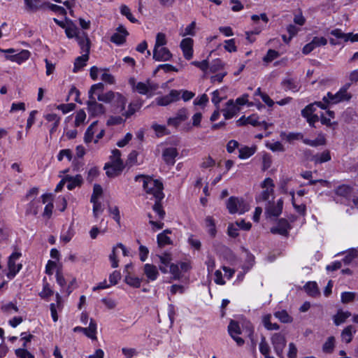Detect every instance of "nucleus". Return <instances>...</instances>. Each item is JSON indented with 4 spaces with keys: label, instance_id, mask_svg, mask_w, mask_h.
I'll return each instance as SVG.
<instances>
[{
    "label": "nucleus",
    "instance_id": "obj_1",
    "mask_svg": "<svg viewBox=\"0 0 358 358\" xmlns=\"http://www.w3.org/2000/svg\"><path fill=\"white\" fill-rule=\"evenodd\" d=\"M137 180L142 181L143 189L150 199L155 198L157 201H161L164 198L163 185L161 181L145 176L137 178Z\"/></svg>",
    "mask_w": 358,
    "mask_h": 358
},
{
    "label": "nucleus",
    "instance_id": "obj_2",
    "mask_svg": "<svg viewBox=\"0 0 358 358\" xmlns=\"http://www.w3.org/2000/svg\"><path fill=\"white\" fill-rule=\"evenodd\" d=\"M350 83H346L336 94L328 92L322 99L326 109L331 105H334L343 101H348L352 98V94L348 92Z\"/></svg>",
    "mask_w": 358,
    "mask_h": 358
},
{
    "label": "nucleus",
    "instance_id": "obj_3",
    "mask_svg": "<svg viewBox=\"0 0 358 358\" xmlns=\"http://www.w3.org/2000/svg\"><path fill=\"white\" fill-rule=\"evenodd\" d=\"M103 85L101 83H99L93 85L89 90V101L87 102L88 112L92 116H98L104 113V108L102 104L99 103L96 101V97L94 94L96 91L103 92Z\"/></svg>",
    "mask_w": 358,
    "mask_h": 358
},
{
    "label": "nucleus",
    "instance_id": "obj_4",
    "mask_svg": "<svg viewBox=\"0 0 358 358\" xmlns=\"http://www.w3.org/2000/svg\"><path fill=\"white\" fill-rule=\"evenodd\" d=\"M121 152L117 149L112 150L110 161L104 166V169L108 177L118 176L124 169V164L121 159Z\"/></svg>",
    "mask_w": 358,
    "mask_h": 358
},
{
    "label": "nucleus",
    "instance_id": "obj_5",
    "mask_svg": "<svg viewBox=\"0 0 358 358\" xmlns=\"http://www.w3.org/2000/svg\"><path fill=\"white\" fill-rule=\"evenodd\" d=\"M105 129L98 121L93 122L87 129L84 135V141L85 143L94 142L97 143L103 137Z\"/></svg>",
    "mask_w": 358,
    "mask_h": 358
},
{
    "label": "nucleus",
    "instance_id": "obj_6",
    "mask_svg": "<svg viewBox=\"0 0 358 358\" xmlns=\"http://www.w3.org/2000/svg\"><path fill=\"white\" fill-rule=\"evenodd\" d=\"M227 208L230 214L240 215L248 212L250 208V203L242 198L231 196L226 203Z\"/></svg>",
    "mask_w": 358,
    "mask_h": 358
},
{
    "label": "nucleus",
    "instance_id": "obj_7",
    "mask_svg": "<svg viewBox=\"0 0 358 358\" xmlns=\"http://www.w3.org/2000/svg\"><path fill=\"white\" fill-rule=\"evenodd\" d=\"M129 83L133 89L141 94L152 96L159 86L155 82L150 80H146L144 82L136 83L134 78L129 80Z\"/></svg>",
    "mask_w": 358,
    "mask_h": 358
},
{
    "label": "nucleus",
    "instance_id": "obj_8",
    "mask_svg": "<svg viewBox=\"0 0 358 358\" xmlns=\"http://www.w3.org/2000/svg\"><path fill=\"white\" fill-rule=\"evenodd\" d=\"M351 192L349 186L343 185L336 189V194L341 197V203L350 206L352 208L358 209V198L351 196Z\"/></svg>",
    "mask_w": 358,
    "mask_h": 358
},
{
    "label": "nucleus",
    "instance_id": "obj_9",
    "mask_svg": "<svg viewBox=\"0 0 358 358\" xmlns=\"http://www.w3.org/2000/svg\"><path fill=\"white\" fill-rule=\"evenodd\" d=\"M251 19L255 23H257V25L252 29V30L246 31L245 35L246 39L250 43H252L255 39L252 38V36L259 34L268 22V19L265 13H262L260 15H252Z\"/></svg>",
    "mask_w": 358,
    "mask_h": 358
},
{
    "label": "nucleus",
    "instance_id": "obj_10",
    "mask_svg": "<svg viewBox=\"0 0 358 358\" xmlns=\"http://www.w3.org/2000/svg\"><path fill=\"white\" fill-rule=\"evenodd\" d=\"M2 52L6 54L5 58L13 62L21 64L25 62L30 57L31 53L27 50H22L19 52L13 48H8L1 50Z\"/></svg>",
    "mask_w": 358,
    "mask_h": 358
},
{
    "label": "nucleus",
    "instance_id": "obj_11",
    "mask_svg": "<svg viewBox=\"0 0 358 358\" xmlns=\"http://www.w3.org/2000/svg\"><path fill=\"white\" fill-rule=\"evenodd\" d=\"M64 30L66 36L69 38H76L80 46L83 41L84 44L85 42L87 44L90 43L87 34L84 31H80L71 21L68 22Z\"/></svg>",
    "mask_w": 358,
    "mask_h": 358
},
{
    "label": "nucleus",
    "instance_id": "obj_12",
    "mask_svg": "<svg viewBox=\"0 0 358 358\" xmlns=\"http://www.w3.org/2000/svg\"><path fill=\"white\" fill-rule=\"evenodd\" d=\"M316 106L322 109H326V106L322 101H316L308 105L301 111L302 116L306 119L310 126H313L314 124L319 120V117L314 114Z\"/></svg>",
    "mask_w": 358,
    "mask_h": 358
},
{
    "label": "nucleus",
    "instance_id": "obj_13",
    "mask_svg": "<svg viewBox=\"0 0 358 358\" xmlns=\"http://www.w3.org/2000/svg\"><path fill=\"white\" fill-rule=\"evenodd\" d=\"M152 208L156 215L158 217L159 220H153L152 216L150 215L149 223L152 225V228L154 231L159 230L164 227V223L162 222V220L164 217L165 212L162 208L160 201L156 200Z\"/></svg>",
    "mask_w": 358,
    "mask_h": 358
},
{
    "label": "nucleus",
    "instance_id": "obj_14",
    "mask_svg": "<svg viewBox=\"0 0 358 358\" xmlns=\"http://www.w3.org/2000/svg\"><path fill=\"white\" fill-rule=\"evenodd\" d=\"M20 257L21 253L17 252H13L9 257L8 262V271L6 273V276L9 279H13L22 268V265L17 263Z\"/></svg>",
    "mask_w": 358,
    "mask_h": 358
},
{
    "label": "nucleus",
    "instance_id": "obj_15",
    "mask_svg": "<svg viewBox=\"0 0 358 358\" xmlns=\"http://www.w3.org/2000/svg\"><path fill=\"white\" fill-rule=\"evenodd\" d=\"M80 49L83 52V55L78 57L74 62V66L73 71L74 73H77L81 69H83L85 66H86V63L89 59V52H90V43L87 44L86 42L85 44L84 42H81Z\"/></svg>",
    "mask_w": 358,
    "mask_h": 358
},
{
    "label": "nucleus",
    "instance_id": "obj_16",
    "mask_svg": "<svg viewBox=\"0 0 358 358\" xmlns=\"http://www.w3.org/2000/svg\"><path fill=\"white\" fill-rule=\"evenodd\" d=\"M271 340L277 356L282 358L287 343L285 335L281 333H275L272 335Z\"/></svg>",
    "mask_w": 358,
    "mask_h": 358
},
{
    "label": "nucleus",
    "instance_id": "obj_17",
    "mask_svg": "<svg viewBox=\"0 0 358 358\" xmlns=\"http://www.w3.org/2000/svg\"><path fill=\"white\" fill-rule=\"evenodd\" d=\"M180 99V92L176 90H172L169 94L156 98L155 101L157 105L166 106L171 103L176 102Z\"/></svg>",
    "mask_w": 358,
    "mask_h": 358
},
{
    "label": "nucleus",
    "instance_id": "obj_18",
    "mask_svg": "<svg viewBox=\"0 0 358 358\" xmlns=\"http://www.w3.org/2000/svg\"><path fill=\"white\" fill-rule=\"evenodd\" d=\"M189 116L187 109L182 108L179 109L174 117H169L167 120V124L174 127H178L182 122H185Z\"/></svg>",
    "mask_w": 358,
    "mask_h": 358
},
{
    "label": "nucleus",
    "instance_id": "obj_19",
    "mask_svg": "<svg viewBox=\"0 0 358 358\" xmlns=\"http://www.w3.org/2000/svg\"><path fill=\"white\" fill-rule=\"evenodd\" d=\"M173 55L166 47L153 48L152 57L157 62H167L171 59Z\"/></svg>",
    "mask_w": 358,
    "mask_h": 358
},
{
    "label": "nucleus",
    "instance_id": "obj_20",
    "mask_svg": "<svg viewBox=\"0 0 358 358\" xmlns=\"http://www.w3.org/2000/svg\"><path fill=\"white\" fill-rule=\"evenodd\" d=\"M228 331L238 345L244 344V340L238 336L241 334V327L237 322L231 320L228 326Z\"/></svg>",
    "mask_w": 358,
    "mask_h": 358
},
{
    "label": "nucleus",
    "instance_id": "obj_21",
    "mask_svg": "<svg viewBox=\"0 0 358 358\" xmlns=\"http://www.w3.org/2000/svg\"><path fill=\"white\" fill-rule=\"evenodd\" d=\"M193 44L194 41L191 38H185L180 42V47L182 51L183 57L187 60H190L193 57Z\"/></svg>",
    "mask_w": 358,
    "mask_h": 358
},
{
    "label": "nucleus",
    "instance_id": "obj_22",
    "mask_svg": "<svg viewBox=\"0 0 358 358\" xmlns=\"http://www.w3.org/2000/svg\"><path fill=\"white\" fill-rule=\"evenodd\" d=\"M128 34L129 33L126 28L123 25H120L116 29L115 32L112 35L110 41L116 45H122L125 42L126 37Z\"/></svg>",
    "mask_w": 358,
    "mask_h": 358
},
{
    "label": "nucleus",
    "instance_id": "obj_23",
    "mask_svg": "<svg viewBox=\"0 0 358 358\" xmlns=\"http://www.w3.org/2000/svg\"><path fill=\"white\" fill-rule=\"evenodd\" d=\"M273 182L270 178H266L262 183V187L264 189L259 196V199L266 201L269 199L273 192Z\"/></svg>",
    "mask_w": 358,
    "mask_h": 358
},
{
    "label": "nucleus",
    "instance_id": "obj_24",
    "mask_svg": "<svg viewBox=\"0 0 358 358\" xmlns=\"http://www.w3.org/2000/svg\"><path fill=\"white\" fill-rule=\"evenodd\" d=\"M240 110L239 107L233 100H229L225 107L222 109V113L226 120H229L235 116Z\"/></svg>",
    "mask_w": 358,
    "mask_h": 358
},
{
    "label": "nucleus",
    "instance_id": "obj_25",
    "mask_svg": "<svg viewBox=\"0 0 358 358\" xmlns=\"http://www.w3.org/2000/svg\"><path fill=\"white\" fill-rule=\"evenodd\" d=\"M331 34L345 42L350 41L353 43L358 41V34H345L339 29L332 30Z\"/></svg>",
    "mask_w": 358,
    "mask_h": 358
},
{
    "label": "nucleus",
    "instance_id": "obj_26",
    "mask_svg": "<svg viewBox=\"0 0 358 358\" xmlns=\"http://www.w3.org/2000/svg\"><path fill=\"white\" fill-rule=\"evenodd\" d=\"M157 257L159 259V269L163 273H169L168 268H170V264H172V256L170 253L164 252L162 255H158Z\"/></svg>",
    "mask_w": 358,
    "mask_h": 358
},
{
    "label": "nucleus",
    "instance_id": "obj_27",
    "mask_svg": "<svg viewBox=\"0 0 358 358\" xmlns=\"http://www.w3.org/2000/svg\"><path fill=\"white\" fill-rule=\"evenodd\" d=\"M282 200L278 199L276 203H269L266 208V213L268 217H278L282 213Z\"/></svg>",
    "mask_w": 358,
    "mask_h": 358
},
{
    "label": "nucleus",
    "instance_id": "obj_28",
    "mask_svg": "<svg viewBox=\"0 0 358 358\" xmlns=\"http://www.w3.org/2000/svg\"><path fill=\"white\" fill-rule=\"evenodd\" d=\"M119 249L122 250L124 256L127 255L128 252L125 247L122 243H118L115 246H114L113 248L112 252L109 256V259L110 261L111 266L113 268H117L118 266V260L117 259V256L118 254Z\"/></svg>",
    "mask_w": 358,
    "mask_h": 358
},
{
    "label": "nucleus",
    "instance_id": "obj_29",
    "mask_svg": "<svg viewBox=\"0 0 358 358\" xmlns=\"http://www.w3.org/2000/svg\"><path fill=\"white\" fill-rule=\"evenodd\" d=\"M143 272L148 279V281H155L159 275L157 266L151 264H145L144 265Z\"/></svg>",
    "mask_w": 358,
    "mask_h": 358
},
{
    "label": "nucleus",
    "instance_id": "obj_30",
    "mask_svg": "<svg viewBox=\"0 0 358 358\" xmlns=\"http://www.w3.org/2000/svg\"><path fill=\"white\" fill-rule=\"evenodd\" d=\"M25 10L29 13H34L43 8L46 3L41 0H24Z\"/></svg>",
    "mask_w": 358,
    "mask_h": 358
},
{
    "label": "nucleus",
    "instance_id": "obj_31",
    "mask_svg": "<svg viewBox=\"0 0 358 358\" xmlns=\"http://www.w3.org/2000/svg\"><path fill=\"white\" fill-rule=\"evenodd\" d=\"M177 155L178 152L175 148H166L162 154L164 160L169 164H173L175 163V158Z\"/></svg>",
    "mask_w": 358,
    "mask_h": 358
},
{
    "label": "nucleus",
    "instance_id": "obj_32",
    "mask_svg": "<svg viewBox=\"0 0 358 358\" xmlns=\"http://www.w3.org/2000/svg\"><path fill=\"white\" fill-rule=\"evenodd\" d=\"M289 223L286 220H280L275 227L271 229L273 234H278L280 235H286L289 229Z\"/></svg>",
    "mask_w": 358,
    "mask_h": 358
},
{
    "label": "nucleus",
    "instance_id": "obj_33",
    "mask_svg": "<svg viewBox=\"0 0 358 358\" xmlns=\"http://www.w3.org/2000/svg\"><path fill=\"white\" fill-rule=\"evenodd\" d=\"M65 178L66 187L69 190H72L76 187L80 186L83 182V178L80 175H76V176H66Z\"/></svg>",
    "mask_w": 358,
    "mask_h": 358
},
{
    "label": "nucleus",
    "instance_id": "obj_34",
    "mask_svg": "<svg viewBox=\"0 0 358 358\" xmlns=\"http://www.w3.org/2000/svg\"><path fill=\"white\" fill-rule=\"evenodd\" d=\"M120 97L119 93L108 92L106 93H102V92L96 91V93L94 94V96L97 98V99L100 101H103L105 103H109L113 101L114 96Z\"/></svg>",
    "mask_w": 358,
    "mask_h": 358
},
{
    "label": "nucleus",
    "instance_id": "obj_35",
    "mask_svg": "<svg viewBox=\"0 0 358 358\" xmlns=\"http://www.w3.org/2000/svg\"><path fill=\"white\" fill-rule=\"evenodd\" d=\"M43 203L50 201L45 207L43 216L50 217L52 213L53 204L52 203V195L50 194H44L41 196Z\"/></svg>",
    "mask_w": 358,
    "mask_h": 358
},
{
    "label": "nucleus",
    "instance_id": "obj_36",
    "mask_svg": "<svg viewBox=\"0 0 358 358\" xmlns=\"http://www.w3.org/2000/svg\"><path fill=\"white\" fill-rule=\"evenodd\" d=\"M355 333L356 329L353 326H348L343 330L341 333L342 341L346 343H349L352 341L353 336Z\"/></svg>",
    "mask_w": 358,
    "mask_h": 358
},
{
    "label": "nucleus",
    "instance_id": "obj_37",
    "mask_svg": "<svg viewBox=\"0 0 358 358\" xmlns=\"http://www.w3.org/2000/svg\"><path fill=\"white\" fill-rule=\"evenodd\" d=\"M204 226L210 236L214 237L216 235L215 222L212 216H207L205 218Z\"/></svg>",
    "mask_w": 358,
    "mask_h": 358
},
{
    "label": "nucleus",
    "instance_id": "obj_38",
    "mask_svg": "<svg viewBox=\"0 0 358 358\" xmlns=\"http://www.w3.org/2000/svg\"><path fill=\"white\" fill-rule=\"evenodd\" d=\"M238 157L241 159H246L253 155L256 152V147L243 146L239 148Z\"/></svg>",
    "mask_w": 358,
    "mask_h": 358
},
{
    "label": "nucleus",
    "instance_id": "obj_39",
    "mask_svg": "<svg viewBox=\"0 0 358 358\" xmlns=\"http://www.w3.org/2000/svg\"><path fill=\"white\" fill-rule=\"evenodd\" d=\"M170 233V230L166 229L157 235V243L159 247H164L171 243V238L168 236V234Z\"/></svg>",
    "mask_w": 358,
    "mask_h": 358
},
{
    "label": "nucleus",
    "instance_id": "obj_40",
    "mask_svg": "<svg viewBox=\"0 0 358 358\" xmlns=\"http://www.w3.org/2000/svg\"><path fill=\"white\" fill-rule=\"evenodd\" d=\"M282 85L286 90H290L292 92H297L299 90V83L296 79L287 78L283 80Z\"/></svg>",
    "mask_w": 358,
    "mask_h": 358
},
{
    "label": "nucleus",
    "instance_id": "obj_41",
    "mask_svg": "<svg viewBox=\"0 0 358 358\" xmlns=\"http://www.w3.org/2000/svg\"><path fill=\"white\" fill-rule=\"evenodd\" d=\"M56 298H57V304L51 303L50 305L51 316H52V318L54 322H57L58 320V315H57V309H59V310L62 309L61 297L59 294H57Z\"/></svg>",
    "mask_w": 358,
    "mask_h": 358
},
{
    "label": "nucleus",
    "instance_id": "obj_42",
    "mask_svg": "<svg viewBox=\"0 0 358 358\" xmlns=\"http://www.w3.org/2000/svg\"><path fill=\"white\" fill-rule=\"evenodd\" d=\"M96 323L93 319H90V324L88 327L85 328V334L88 338H91L92 340H94L96 338Z\"/></svg>",
    "mask_w": 358,
    "mask_h": 358
},
{
    "label": "nucleus",
    "instance_id": "obj_43",
    "mask_svg": "<svg viewBox=\"0 0 358 358\" xmlns=\"http://www.w3.org/2000/svg\"><path fill=\"white\" fill-rule=\"evenodd\" d=\"M120 12L122 15L127 17L131 23H137L138 20L133 15L131 9L125 4H122L120 6Z\"/></svg>",
    "mask_w": 358,
    "mask_h": 358
},
{
    "label": "nucleus",
    "instance_id": "obj_44",
    "mask_svg": "<svg viewBox=\"0 0 358 358\" xmlns=\"http://www.w3.org/2000/svg\"><path fill=\"white\" fill-rule=\"evenodd\" d=\"M119 96H120V97H117L116 96H115L114 99H113V101H112V103L114 104L115 106H116L117 110L119 113H122L125 109L127 99L124 96H122L120 93H119Z\"/></svg>",
    "mask_w": 358,
    "mask_h": 358
},
{
    "label": "nucleus",
    "instance_id": "obj_45",
    "mask_svg": "<svg viewBox=\"0 0 358 358\" xmlns=\"http://www.w3.org/2000/svg\"><path fill=\"white\" fill-rule=\"evenodd\" d=\"M304 289L310 296L315 297L320 294L319 289L315 282H307L304 286Z\"/></svg>",
    "mask_w": 358,
    "mask_h": 358
},
{
    "label": "nucleus",
    "instance_id": "obj_46",
    "mask_svg": "<svg viewBox=\"0 0 358 358\" xmlns=\"http://www.w3.org/2000/svg\"><path fill=\"white\" fill-rule=\"evenodd\" d=\"M303 141L306 145L315 147V146L324 145L326 140H325L324 136L322 134H320L317 136V137L314 140L305 138L303 140Z\"/></svg>",
    "mask_w": 358,
    "mask_h": 358
},
{
    "label": "nucleus",
    "instance_id": "obj_47",
    "mask_svg": "<svg viewBox=\"0 0 358 358\" xmlns=\"http://www.w3.org/2000/svg\"><path fill=\"white\" fill-rule=\"evenodd\" d=\"M350 316L351 313L348 311L338 310L337 314L334 317V324L338 326L343 323Z\"/></svg>",
    "mask_w": 358,
    "mask_h": 358
},
{
    "label": "nucleus",
    "instance_id": "obj_48",
    "mask_svg": "<svg viewBox=\"0 0 358 358\" xmlns=\"http://www.w3.org/2000/svg\"><path fill=\"white\" fill-rule=\"evenodd\" d=\"M124 281L129 286L138 288L141 287L142 278L128 274L125 276Z\"/></svg>",
    "mask_w": 358,
    "mask_h": 358
},
{
    "label": "nucleus",
    "instance_id": "obj_49",
    "mask_svg": "<svg viewBox=\"0 0 358 358\" xmlns=\"http://www.w3.org/2000/svg\"><path fill=\"white\" fill-rule=\"evenodd\" d=\"M224 63L222 60L217 59L212 62L211 64L209 66V70L213 73L225 71L224 69Z\"/></svg>",
    "mask_w": 358,
    "mask_h": 358
},
{
    "label": "nucleus",
    "instance_id": "obj_50",
    "mask_svg": "<svg viewBox=\"0 0 358 358\" xmlns=\"http://www.w3.org/2000/svg\"><path fill=\"white\" fill-rule=\"evenodd\" d=\"M151 128L154 130L157 137H162L169 134V131L165 125L153 123Z\"/></svg>",
    "mask_w": 358,
    "mask_h": 358
},
{
    "label": "nucleus",
    "instance_id": "obj_51",
    "mask_svg": "<svg viewBox=\"0 0 358 358\" xmlns=\"http://www.w3.org/2000/svg\"><path fill=\"white\" fill-rule=\"evenodd\" d=\"M271 314H266L263 316L262 322H263L264 327L268 330L279 329V328H280L279 325L276 323H271Z\"/></svg>",
    "mask_w": 358,
    "mask_h": 358
},
{
    "label": "nucleus",
    "instance_id": "obj_52",
    "mask_svg": "<svg viewBox=\"0 0 358 358\" xmlns=\"http://www.w3.org/2000/svg\"><path fill=\"white\" fill-rule=\"evenodd\" d=\"M15 354L17 358H34V355L27 350L25 343H22V348L16 349Z\"/></svg>",
    "mask_w": 358,
    "mask_h": 358
},
{
    "label": "nucleus",
    "instance_id": "obj_53",
    "mask_svg": "<svg viewBox=\"0 0 358 358\" xmlns=\"http://www.w3.org/2000/svg\"><path fill=\"white\" fill-rule=\"evenodd\" d=\"M167 42L168 41L166 34L162 32H159L156 35L154 48L165 47V45L167 44Z\"/></svg>",
    "mask_w": 358,
    "mask_h": 358
},
{
    "label": "nucleus",
    "instance_id": "obj_54",
    "mask_svg": "<svg viewBox=\"0 0 358 358\" xmlns=\"http://www.w3.org/2000/svg\"><path fill=\"white\" fill-rule=\"evenodd\" d=\"M275 317L278 318L281 322L289 323L292 322V317L287 313L286 310L277 311L274 314Z\"/></svg>",
    "mask_w": 358,
    "mask_h": 358
},
{
    "label": "nucleus",
    "instance_id": "obj_55",
    "mask_svg": "<svg viewBox=\"0 0 358 358\" xmlns=\"http://www.w3.org/2000/svg\"><path fill=\"white\" fill-rule=\"evenodd\" d=\"M266 147L273 152H283L284 146L280 141H267Z\"/></svg>",
    "mask_w": 358,
    "mask_h": 358
},
{
    "label": "nucleus",
    "instance_id": "obj_56",
    "mask_svg": "<svg viewBox=\"0 0 358 358\" xmlns=\"http://www.w3.org/2000/svg\"><path fill=\"white\" fill-rule=\"evenodd\" d=\"M1 310L3 313L8 315L17 313L19 310L17 305L13 302H8L7 303L3 304L1 306Z\"/></svg>",
    "mask_w": 358,
    "mask_h": 358
},
{
    "label": "nucleus",
    "instance_id": "obj_57",
    "mask_svg": "<svg viewBox=\"0 0 358 358\" xmlns=\"http://www.w3.org/2000/svg\"><path fill=\"white\" fill-rule=\"evenodd\" d=\"M86 113L83 110L80 109L77 111L75 117V127H78L83 125L86 120Z\"/></svg>",
    "mask_w": 358,
    "mask_h": 358
},
{
    "label": "nucleus",
    "instance_id": "obj_58",
    "mask_svg": "<svg viewBox=\"0 0 358 358\" xmlns=\"http://www.w3.org/2000/svg\"><path fill=\"white\" fill-rule=\"evenodd\" d=\"M248 124H251L252 126H259L263 125L264 128H268V124L265 122H260L259 118L257 115H252L247 117Z\"/></svg>",
    "mask_w": 358,
    "mask_h": 358
},
{
    "label": "nucleus",
    "instance_id": "obj_59",
    "mask_svg": "<svg viewBox=\"0 0 358 358\" xmlns=\"http://www.w3.org/2000/svg\"><path fill=\"white\" fill-rule=\"evenodd\" d=\"M169 272L172 275L174 280H179L181 278V271L178 264H171Z\"/></svg>",
    "mask_w": 358,
    "mask_h": 358
},
{
    "label": "nucleus",
    "instance_id": "obj_60",
    "mask_svg": "<svg viewBox=\"0 0 358 358\" xmlns=\"http://www.w3.org/2000/svg\"><path fill=\"white\" fill-rule=\"evenodd\" d=\"M100 79L107 84H113L115 83V78L112 74H110L108 70L103 69Z\"/></svg>",
    "mask_w": 358,
    "mask_h": 358
},
{
    "label": "nucleus",
    "instance_id": "obj_61",
    "mask_svg": "<svg viewBox=\"0 0 358 358\" xmlns=\"http://www.w3.org/2000/svg\"><path fill=\"white\" fill-rule=\"evenodd\" d=\"M141 106V104L139 103H131L128 106V110L124 113H122V115L126 116L127 117L134 114Z\"/></svg>",
    "mask_w": 358,
    "mask_h": 358
},
{
    "label": "nucleus",
    "instance_id": "obj_62",
    "mask_svg": "<svg viewBox=\"0 0 358 358\" xmlns=\"http://www.w3.org/2000/svg\"><path fill=\"white\" fill-rule=\"evenodd\" d=\"M335 338L333 336H330L327 341L324 343L322 350L326 353H330L334 348Z\"/></svg>",
    "mask_w": 358,
    "mask_h": 358
},
{
    "label": "nucleus",
    "instance_id": "obj_63",
    "mask_svg": "<svg viewBox=\"0 0 358 358\" xmlns=\"http://www.w3.org/2000/svg\"><path fill=\"white\" fill-rule=\"evenodd\" d=\"M331 157L329 152H323L321 154H318L314 156V161L316 164H321L330 160Z\"/></svg>",
    "mask_w": 358,
    "mask_h": 358
},
{
    "label": "nucleus",
    "instance_id": "obj_64",
    "mask_svg": "<svg viewBox=\"0 0 358 358\" xmlns=\"http://www.w3.org/2000/svg\"><path fill=\"white\" fill-rule=\"evenodd\" d=\"M358 255V251L356 249H351L346 252L343 259L345 264H348L352 262Z\"/></svg>",
    "mask_w": 358,
    "mask_h": 358
}]
</instances>
